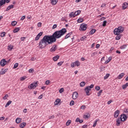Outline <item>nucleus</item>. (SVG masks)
Wrapping results in <instances>:
<instances>
[{"mask_svg":"<svg viewBox=\"0 0 128 128\" xmlns=\"http://www.w3.org/2000/svg\"><path fill=\"white\" fill-rule=\"evenodd\" d=\"M99 120H96L94 122V124H93V128H96V124H98V122Z\"/></svg>","mask_w":128,"mask_h":128,"instance_id":"c756f323","label":"nucleus"},{"mask_svg":"<svg viewBox=\"0 0 128 128\" xmlns=\"http://www.w3.org/2000/svg\"><path fill=\"white\" fill-rule=\"evenodd\" d=\"M6 72V69L2 70L0 72V74H4Z\"/></svg>","mask_w":128,"mask_h":128,"instance_id":"b1692460","label":"nucleus"},{"mask_svg":"<svg viewBox=\"0 0 128 128\" xmlns=\"http://www.w3.org/2000/svg\"><path fill=\"white\" fill-rule=\"evenodd\" d=\"M4 120V116H2L0 118V120Z\"/></svg>","mask_w":128,"mask_h":128,"instance_id":"774afa93","label":"nucleus"},{"mask_svg":"<svg viewBox=\"0 0 128 128\" xmlns=\"http://www.w3.org/2000/svg\"><path fill=\"white\" fill-rule=\"evenodd\" d=\"M87 26H88V24H84L83 23L80 24L79 30L81 32H84L86 30Z\"/></svg>","mask_w":128,"mask_h":128,"instance_id":"423d86ee","label":"nucleus"},{"mask_svg":"<svg viewBox=\"0 0 128 128\" xmlns=\"http://www.w3.org/2000/svg\"><path fill=\"white\" fill-rule=\"evenodd\" d=\"M94 86V84H91L90 86H88L86 88H84V92H86V96H90V92L92 90L91 88H93Z\"/></svg>","mask_w":128,"mask_h":128,"instance_id":"20e7f679","label":"nucleus"},{"mask_svg":"<svg viewBox=\"0 0 128 128\" xmlns=\"http://www.w3.org/2000/svg\"><path fill=\"white\" fill-rule=\"evenodd\" d=\"M38 98L39 100H42V94H40L38 97Z\"/></svg>","mask_w":128,"mask_h":128,"instance_id":"bf43d9fd","label":"nucleus"},{"mask_svg":"<svg viewBox=\"0 0 128 128\" xmlns=\"http://www.w3.org/2000/svg\"><path fill=\"white\" fill-rule=\"evenodd\" d=\"M90 118V116H88V115L84 116V118Z\"/></svg>","mask_w":128,"mask_h":128,"instance_id":"69168bd1","label":"nucleus"},{"mask_svg":"<svg viewBox=\"0 0 128 128\" xmlns=\"http://www.w3.org/2000/svg\"><path fill=\"white\" fill-rule=\"evenodd\" d=\"M120 118L122 122H126V118H128V117L125 114H122Z\"/></svg>","mask_w":128,"mask_h":128,"instance_id":"0eeeda50","label":"nucleus"},{"mask_svg":"<svg viewBox=\"0 0 128 128\" xmlns=\"http://www.w3.org/2000/svg\"><path fill=\"white\" fill-rule=\"evenodd\" d=\"M95 89L96 90H100V86H97L96 87Z\"/></svg>","mask_w":128,"mask_h":128,"instance_id":"5fc2aeb1","label":"nucleus"},{"mask_svg":"<svg viewBox=\"0 0 128 128\" xmlns=\"http://www.w3.org/2000/svg\"><path fill=\"white\" fill-rule=\"evenodd\" d=\"M52 44V42L50 40V36L46 35L40 40L38 46L40 48H44L48 44Z\"/></svg>","mask_w":128,"mask_h":128,"instance_id":"f03ea898","label":"nucleus"},{"mask_svg":"<svg viewBox=\"0 0 128 128\" xmlns=\"http://www.w3.org/2000/svg\"><path fill=\"white\" fill-rule=\"evenodd\" d=\"M8 98V94H6L3 97V100H6V98Z\"/></svg>","mask_w":128,"mask_h":128,"instance_id":"a18cd8bd","label":"nucleus"},{"mask_svg":"<svg viewBox=\"0 0 128 128\" xmlns=\"http://www.w3.org/2000/svg\"><path fill=\"white\" fill-rule=\"evenodd\" d=\"M84 22V19L82 18H80L77 20V22L78 23L82 22Z\"/></svg>","mask_w":128,"mask_h":128,"instance_id":"2f4dec72","label":"nucleus"},{"mask_svg":"<svg viewBox=\"0 0 128 128\" xmlns=\"http://www.w3.org/2000/svg\"><path fill=\"white\" fill-rule=\"evenodd\" d=\"M122 122V121L120 120V118H118L116 120V126H120V122Z\"/></svg>","mask_w":128,"mask_h":128,"instance_id":"f8f14e48","label":"nucleus"},{"mask_svg":"<svg viewBox=\"0 0 128 128\" xmlns=\"http://www.w3.org/2000/svg\"><path fill=\"white\" fill-rule=\"evenodd\" d=\"M11 8H14V5L9 6L7 8H6V12H8V10H11Z\"/></svg>","mask_w":128,"mask_h":128,"instance_id":"aec40b11","label":"nucleus"},{"mask_svg":"<svg viewBox=\"0 0 128 128\" xmlns=\"http://www.w3.org/2000/svg\"><path fill=\"white\" fill-rule=\"evenodd\" d=\"M56 48H58L57 46L56 45H53L52 48L50 49V52H54L56 50Z\"/></svg>","mask_w":128,"mask_h":128,"instance_id":"9b49d317","label":"nucleus"},{"mask_svg":"<svg viewBox=\"0 0 128 128\" xmlns=\"http://www.w3.org/2000/svg\"><path fill=\"white\" fill-rule=\"evenodd\" d=\"M102 93V90H100V91L98 93V96H100Z\"/></svg>","mask_w":128,"mask_h":128,"instance_id":"49530a36","label":"nucleus"},{"mask_svg":"<svg viewBox=\"0 0 128 128\" xmlns=\"http://www.w3.org/2000/svg\"><path fill=\"white\" fill-rule=\"evenodd\" d=\"M26 76H22L20 78V80L22 82H24V80H26Z\"/></svg>","mask_w":128,"mask_h":128,"instance_id":"a19ab883","label":"nucleus"},{"mask_svg":"<svg viewBox=\"0 0 128 128\" xmlns=\"http://www.w3.org/2000/svg\"><path fill=\"white\" fill-rule=\"evenodd\" d=\"M26 122H22L20 124V128H24V126H26Z\"/></svg>","mask_w":128,"mask_h":128,"instance_id":"412c9836","label":"nucleus"},{"mask_svg":"<svg viewBox=\"0 0 128 128\" xmlns=\"http://www.w3.org/2000/svg\"><path fill=\"white\" fill-rule=\"evenodd\" d=\"M20 30V28H16L14 30V32H18Z\"/></svg>","mask_w":128,"mask_h":128,"instance_id":"4c0bfd02","label":"nucleus"},{"mask_svg":"<svg viewBox=\"0 0 128 128\" xmlns=\"http://www.w3.org/2000/svg\"><path fill=\"white\" fill-rule=\"evenodd\" d=\"M80 109H81V110H84V109H86V106H84V105L80 107Z\"/></svg>","mask_w":128,"mask_h":128,"instance_id":"6e6d98bb","label":"nucleus"},{"mask_svg":"<svg viewBox=\"0 0 128 128\" xmlns=\"http://www.w3.org/2000/svg\"><path fill=\"white\" fill-rule=\"evenodd\" d=\"M74 13L76 16H78V14H80V10H78L77 11L75 12Z\"/></svg>","mask_w":128,"mask_h":128,"instance_id":"72a5a7b5","label":"nucleus"},{"mask_svg":"<svg viewBox=\"0 0 128 128\" xmlns=\"http://www.w3.org/2000/svg\"><path fill=\"white\" fill-rule=\"evenodd\" d=\"M75 65L76 66H80V61L77 60L74 62Z\"/></svg>","mask_w":128,"mask_h":128,"instance_id":"393cba45","label":"nucleus"},{"mask_svg":"<svg viewBox=\"0 0 128 128\" xmlns=\"http://www.w3.org/2000/svg\"><path fill=\"white\" fill-rule=\"evenodd\" d=\"M118 114H120V110H116L114 114V118H118Z\"/></svg>","mask_w":128,"mask_h":128,"instance_id":"4468645a","label":"nucleus"},{"mask_svg":"<svg viewBox=\"0 0 128 128\" xmlns=\"http://www.w3.org/2000/svg\"><path fill=\"white\" fill-rule=\"evenodd\" d=\"M8 50H12V48H14V46L10 45L8 46Z\"/></svg>","mask_w":128,"mask_h":128,"instance_id":"f704fd0d","label":"nucleus"},{"mask_svg":"<svg viewBox=\"0 0 128 128\" xmlns=\"http://www.w3.org/2000/svg\"><path fill=\"white\" fill-rule=\"evenodd\" d=\"M72 98L73 100H76L78 98V92H75L72 94Z\"/></svg>","mask_w":128,"mask_h":128,"instance_id":"6e6552de","label":"nucleus"},{"mask_svg":"<svg viewBox=\"0 0 128 128\" xmlns=\"http://www.w3.org/2000/svg\"><path fill=\"white\" fill-rule=\"evenodd\" d=\"M70 124H72V120H68L66 122V126H70Z\"/></svg>","mask_w":128,"mask_h":128,"instance_id":"7c9ffc66","label":"nucleus"},{"mask_svg":"<svg viewBox=\"0 0 128 128\" xmlns=\"http://www.w3.org/2000/svg\"><path fill=\"white\" fill-rule=\"evenodd\" d=\"M24 18H26V16H22L20 20H24Z\"/></svg>","mask_w":128,"mask_h":128,"instance_id":"e2e57ef3","label":"nucleus"},{"mask_svg":"<svg viewBox=\"0 0 128 128\" xmlns=\"http://www.w3.org/2000/svg\"><path fill=\"white\" fill-rule=\"evenodd\" d=\"M96 52H94V53H92V54H91V56H92V58H94V56H96Z\"/></svg>","mask_w":128,"mask_h":128,"instance_id":"052dcab7","label":"nucleus"},{"mask_svg":"<svg viewBox=\"0 0 128 128\" xmlns=\"http://www.w3.org/2000/svg\"><path fill=\"white\" fill-rule=\"evenodd\" d=\"M28 112V110L26 108H25L23 110V112L24 114H26V112Z\"/></svg>","mask_w":128,"mask_h":128,"instance_id":"0e129e2a","label":"nucleus"},{"mask_svg":"<svg viewBox=\"0 0 128 128\" xmlns=\"http://www.w3.org/2000/svg\"><path fill=\"white\" fill-rule=\"evenodd\" d=\"M128 2H124L122 5V9L126 10V8H128Z\"/></svg>","mask_w":128,"mask_h":128,"instance_id":"dca6fc26","label":"nucleus"},{"mask_svg":"<svg viewBox=\"0 0 128 128\" xmlns=\"http://www.w3.org/2000/svg\"><path fill=\"white\" fill-rule=\"evenodd\" d=\"M72 34V32H70L66 36H65V38L66 39V38H70Z\"/></svg>","mask_w":128,"mask_h":128,"instance_id":"4be33fe9","label":"nucleus"},{"mask_svg":"<svg viewBox=\"0 0 128 128\" xmlns=\"http://www.w3.org/2000/svg\"><path fill=\"white\" fill-rule=\"evenodd\" d=\"M58 58H60V56H56L52 58V60H54V62H56V60H58Z\"/></svg>","mask_w":128,"mask_h":128,"instance_id":"6ab92c4d","label":"nucleus"},{"mask_svg":"<svg viewBox=\"0 0 128 128\" xmlns=\"http://www.w3.org/2000/svg\"><path fill=\"white\" fill-rule=\"evenodd\" d=\"M124 28L122 26H120L114 30V34H120L124 32Z\"/></svg>","mask_w":128,"mask_h":128,"instance_id":"7ed1b4c3","label":"nucleus"},{"mask_svg":"<svg viewBox=\"0 0 128 128\" xmlns=\"http://www.w3.org/2000/svg\"><path fill=\"white\" fill-rule=\"evenodd\" d=\"M106 26V20L103 22L102 26Z\"/></svg>","mask_w":128,"mask_h":128,"instance_id":"3c124183","label":"nucleus"},{"mask_svg":"<svg viewBox=\"0 0 128 128\" xmlns=\"http://www.w3.org/2000/svg\"><path fill=\"white\" fill-rule=\"evenodd\" d=\"M60 102V99L56 100L55 101V106H58V104Z\"/></svg>","mask_w":128,"mask_h":128,"instance_id":"bb28decb","label":"nucleus"},{"mask_svg":"<svg viewBox=\"0 0 128 128\" xmlns=\"http://www.w3.org/2000/svg\"><path fill=\"white\" fill-rule=\"evenodd\" d=\"M62 64H64V62H58L57 64H58V66H62Z\"/></svg>","mask_w":128,"mask_h":128,"instance_id":"37998d69","label":"nucleus"},{"mask_svg":"<svg viewBox=\"0 0 128 128\" xmlns=\"http://www.w3.org/2000/svg\"><path fill=\"white\" fill-rule=\"evenodd\" d=\"M96 30L95 29H92L90 32V34H94L96 32Z\"/></svg>","mask_w":128,"mask_h":128,"instance_id":"473e14b6","label":"nucleus"},{"mask_svg":"<svg viewBox=\"0 0 128 128\" xmlns=\"http://www.w3.org/2000/svg\"><path fill=\"white\" fill-rule=\"evenodd\" d=\"M71 67L72 68H74V66H76V63H74V62H72V64H71Z\"/></svg>","mask_w":128,"mask_h":128,"instance_id":"8fccbe9b","label":"nucleus"},{"mask_svg":"<svg viewBox=\"0 0 128 128\" xmlns=\"http://www.w3.org/2000/svg\"><path fill=\"white\" fill-rule=\"evenodd\" d=\"M0 64L1 66H4L6 64V59H2L0 62Z\"/></svg>","mask_w":128,"mask_h":128,"instance_id":"1a4fd4ad","label":"nucleus"},{"mask_svg":"<svg viewBox=\"0 0 128 128\" xmlns=\"http://www.w3.org/2000/svg\"><path fill=\"white\" fill-rule=\"evenodd\" d=\"M112 56L109 57L108 58V60L105 62L104 64H108V62H110V61L112 60Z\"/></svg>","mask_w":128,"mask_h":128,"instance_id":"5701e85b","label":"nucleus"},{"mask_svg":"<svg viewBox=\"0 0 128 128\" xmlns=\"http://www.w3.org/2000/svg\"><path fill=\"white\" fill-rule=\"evenodd\" d=\"M5 36H6V32H2L0 34L1 38H4Z\"/></svg>","mask_w":128,"mask_h":128,"instance_id":"79ce46f5","label":"nucleus"},{"mask_svg":"<svg viewBox=\"0 0 128 128\" xmlns=\"http://www.w3.org/2000/svg\"><path fill=\"white\" fill-rule=\"evenodd\" d=\"M128 86V82L126 83L125 84L123 85L122 86V88L123 90H125V88H126Z\"/></svg>","mask_w":128,"mask_h":128,"instance_id":"cd10ccee","label":"nucleus"},{"mask_svg":"<svg viewBox=\"0 0 128 128\" xmlns=\"http://www.w3.org/2000/svg\"><path fill=\"white\" fill-rule=\"evenodd\" d=\"M116 40H120V38L122 37L120 36V34H116Z\"/></svg>","mask_w":128,"mask_h":128,"instance_id":"a878e982","label":"nucleus"},{"mask_svg":"<svg viewBox=\"0 0 128 128\" xmlns=\"http://www.w3.org/2000/svg\"><path fill=\"white\" fill-rule=\"evenodd\" d=\"M44 34V32H40L39 34H38V35L36 36L35 38V40H40V36H42V34Z\"/></svg>","mask_w":128,"mask_h":128,"instance_id":"9d476101","label":"nucleus"},{"mask_svg":"<svg viewBox=\"0 0 128 128\" xmlns=\"http://www.w3.org/2000/svg\"><path fill=\"white\" fill-rule=\"evenodd\" d=\"M59 92L60 94H62V92H64V88H62L60 90Z\"/></svg>","mask_w":128,"mask_h":128,"instance_id":"13d9d810","label":"nucleus"},{"mask_svg":"<svg viewBox=\"0 0 128 128\" xmlns=\"http://www.w3.org/2000/svg\"><path fill=\"white\" fill-rule=\"evenodd\" d=\"M56 26H58L56 24H54L53 26H52V28L53 30H54V28H56Z\"/></svg>","mask_w":128,"mask_h":128,"instance_id":"680f3d73","label":"nucleus"},{"mask_svg":"<svg viewBox=\"0 0 128 128\" xmlns=\"http://www.w3.org/2000/svg\"><path fill=\"white\" fill-rule=\"evenodd\" d=\"M38 86V82H33L28 86L29 90H32L36 88Z\"/></svg>","mask_w":128,"mask_h":128,"instance_id":"39448f33","label":"nucleus"},{"mask_svg":"<svg viewBox=\"0 0 128 128\" xmlns=\"http://www.w3.org/2000/svg\"><path fill=\"white\" fill-rule=\"evenodd\" d=\"M17 24H18V22H16V21H12V26H15Z\"/></svg>","mask_w":128,"mask_h":128,"instance_id":"e433bc0d","label":"nucleus"},{"mask_svg":"<svg viewBox=\"0 0 128 128\" xmlns=\"http://www.w3.org/2000/svg\"><path fill=\"white\" fill-rule=\"evenodd\" d=\"M126 46H128V45L124 44L120 47V50H124V48H126Z\"/></svg>","mask_w":128,"mask_h":128,"instance_id":"c85d7f7f","label":"nucleus"},{"mask_svg":"<svg viewBox=\"0 0 128 128\" xmlns=\"http://www.w3.org/2000/svg\"><path fill=\"white\" fill-rule=\"evenodd\" d=\"M34 72V68H32L28 70V72L30 73H32Z\"/></svg>","mask_w":128,"mask_h":128,"instance_id":"864d4df0","label":"nucleus"},{"mask_svg":"<svg viewBox=\"0 0 128 128\" xmlns=\"http://www.w3.org/2000/svg\"><path fill=\"white\" fill-rule=\"evenodd\" d=\"M16 124H20V122H22V118H16Z\"/></svg>","mask_w":128,"mask_h":128,"instance_id":"a211bd4d","label":"nucleus"},{"mask_svg":"<svg viewBox=\"0 0 128 128\" xmlns=\"http://www.w3.org/2000/svg\"><path fill=\"white\" fill-rule=\"evenodd\" d=\"M86 86V82H82L80 83V86L82 87V86Z\"/></svg>","mask_w":128,"mask_h":128,"instance_id":"58836bf2","label":"nucleus"},{"mask_svg":"<svg viewBox=\"0 0 128 128\" xmlns=\"http://www.w3.org/2000/svg\"><path fill=\"white\" fill-rule=\"evenodd\" d=\"M74 101L72 100V101L70 102V106H74Z\"/></svg>","mask_w":128,"mask_h":128,"instance_id":"603ef678","label":"nucleus"},{"mask_svg":"<svg viewBox=\"0 0 128 128\" xmlns=\"http://www.w3.org/2000/svg\"><path fill=\"white\" fill-rule=\"evenodd\" d=\"M86 36H84L80 38V40L82 41L86 40Z\"/></svg>","mask_w":128,"mask_h":128,"instance_id":"c03bdc74","label":"nucleus"},{"mask_svg":"<svg viewBox=\"0 0 128 128\" xmlns=\"http://www.w3.org/2000/svg\"><path fill=\"white\" fill-rule=\"evenodd\" d=\"M69 16L70 18H76V14L74 12H72L69 14Z\"/></svg>","mask_w":128,"mask_h":128,"instance_id":"f3484780","label":"nucleus"},{"mask_svg":"<svg viewBox=\"0 0 128 128\" xmlns=\"http://www.w3.org/2000/svg\"><path fill=\"white\" fill-rule=\"evenodd\" d=\"M42 22H38V26L40 27L42 26Z\"/></svg>","mask_w":128,"mask_h":128,"instance_id":"338daca9","label":"nucleus"},{"mask_svg":"<svg viewBox=\"0 0 128 128\" xmlns=\"http://www.w3.org/2000/svg\"><path fill=\"white\" fill-rule=\"evenodd\" d=\"M66 32V29L62 28L61 30L56 31L52 36H49L50 40L52 43L56 42V38H60Z\"/></svg>","mask_w":128,"mask_h":128,"instance_id":"f257e3e1","label":"nucleus"},{"mask_svg":"<svg viewBox=\"0 0 128 128\" xmlns=\"http://www.w3.org/2000/svg\"><path fill=\"white\" fill-rule=\"evenodd\" d=\"M50 2L52 6H56L58 4V0H50Z\"/></svg>","mask_w":128,"mask_h":128,"instance_id":"2eb2a0df","label":"nucleus"},{"mask_svg":"<svg viewBox=\"0 0 128 128\" xmlns=\"http://www.w3.org/2000/svg\"><path fill=\"white\" fill-rule=\"evenodd\" d=\"M12 101L11 100H9L6 104L5 107L7 108V106H10V104H12Z\"/></svg>","mask_w":128,"mask_h":128,"instance_id":"c9c22d12","label":"nucleus"},{"mask_svg":"<svg viewBox=\"0 0 128 128\" xmlns=\"http://www.w3.org/2000/svg\"><path fill=\"white\" fill-rule=\"evenodd\" d=\"M110 77V74H107L104 77V80H107Z\"/></svg>","mask_w":128,"mask_h":128,"instance_id":"ea45409f","label":"nucleus"},{"mask_svg":"<svg viewBox=\"0 0 128 128\" xmlns=\"http://www.w3.org/2000/svg\"><path fill=\"white\" fill-rule=\"evenodd\" d=\"M50 84V80H47L46 81V84L47 86H48V84Z\"/></svg>","mask_w":128,"mask_h":128,"instance_id":"de8ad7c7","label":"nucleus"},{"mask_svg":"<svg viewBox=\"0 0 128 128\" xmlns=\"http://www.w3.org/2000/svg\"><path fill=\"white\" fill-rule=\"evenodd\" d=\"M80 118H77L76 120H75V122H80Z\"/></svg>","mask_w":128,"mask_h":128,"instance_id":"4d7b16f0","label":"nucleus"},{"mask_svg":"<svg viewBox=\"0 0 128 128\" xmlns=\"http://www.w3.org/2000/svg\"><path fill=\"white\" fill-rule=\"evenodd\" d=\"M18 66V63H16L14 64V68H16Z\"/></svg>","mask_w":128,"mask_h":128,"instance_id":"09e8293b","label":"nucleus"},{"mask_svg":"<svg viewBox=\"0 0 128 128\" xmlns=\"http://www.w3.org/2000/svg\"><path fill=\"white\" fill-rule=\"evenodd\" d=\"M124 76V72L121 73L118 76H117V78L118 80H122V78Z\"/></svg>","mask_w":128,"mask_h":128,"instance_id":"ddd939ff","label":"nucleus"}]
</instances>
